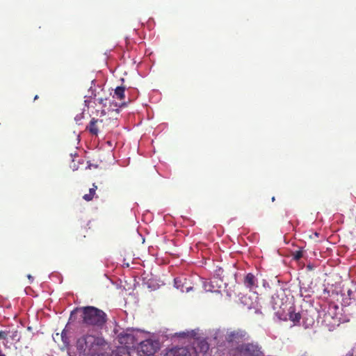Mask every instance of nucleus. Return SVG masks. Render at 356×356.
Returning a JSON list of instances; mask_svg holds the SVG:
<instances>
[{
	"mask_svg": "<svg viewBox=\"0 0 356 356\" xmlns=\"http://www.w3.org/2000/svg\"><path fill=\"white\" fill-rule=\"evenodd\" d=\"M38 99V96L35 95V97H34V100Z\"/></svg>",
	"mask_w": 356,
	"mask_h": 356,
	"instance_id": "a878e982",
	"label": "nucleus"
},
{
	"mask_svg": "<svg viewBox=\"0 0 356 356\" xmlns=\"http://www.w3.org/2000/svg\"><path fill=\"white\" fill-rule=\"evenodd\" d=\"M175 286L180 289L182 292H188L192 289L191 286H186L185 284H186V279L183 277H176L174 280Z\"/></svg>",
	"mask_w": 356,
	"mask_h": 356,
	"instance_id": "9d476101",
	"label": "nucleus"
},
{
	"mask_svg": "<svg viewBox=\"0 0 356 356\" xmlns=\"http://www.w3.org/2000/svg\"><path fill=\"white\" fill-rule=\"evenodd\" d=\"M77 312H81V324L95 331L102 330L108 321L106 314L103 310L93 306L76 308L72 312L71 316Z\"/></svg>",
	"mask_w": 356,
	"mask_h": 356,
	"instance_id": "f03ea898",
	"label": "nucleus"
},
{
	"mask_svg": "<svg viewBox=\"0 0 356 356\" xmlns=\"http://www.w3.org/2000/svg\"><path fill=\"white\" fill-rule=\"evenodd\" d=\"M289 318L290 321L297 324L301 319V315L299 312H295L293 307H290L289 310Z\"/></svg>",
	"mask_w": 356,
	"mask_h": 356,
	"instance_id": "f8f14e48",
	"label": "nucleus"
},
{
	"mask_svg": "<svg viewBox=\"0 0 356 356\" xmlns=\"http://www.w3.org/2000/svg\"><path fill=\"white\" fill-rule=\"evenodd\" d=\"M106 345L105 340L100 337L86 334L78 339L77 349L85 355L95 356Z\"/></svg>",
	"mask_w": 356,
	"mask_h": 356,
	"instance_id": "7ed1b4c3",
	"label": "nucleus"
},
{
	"mask_svg": "<svg viewBox=\"0 0 356 356\" xmlns=\"http://www.w3.org/2000/svg\"><path fill=\"white\" fill-rule=\"evenodd\" d=\"M0 356H6V354L3 353V351L1 348H0Z\"/></svg>",
	"mask_w": 356,
	"mask_h": 356,
	"instance_id": "b1692460",
	"label": "nucleus"
},
{
	"mask_svg": "<svg viewBox=\"0 0 356 356\" xmlns=\"http://www.w3.org/2000/svg\"><path fill=\"white\" fill-rule=\"evenodd\" d=\"M106 101H107L106 97H99L95 99L94 103L96 104V102H97L99 104H101L103 106H106Z\"/></svg>",
	"mask_w": 356,
	"mask_h": 356,
	"instance_id": "a211bd4d",
	"label": "nucleus"
},
{
	"mask_svg": "<svg viewBox=\"0 0 356 356\" xmlns=\"http://www.w3.org/2000/svg\"><path fill=\"white\" fill-rule=\"evenodd\" d=\"M9 332L8 337L10 339L15 342H19L21 339L20 332L17 330H8Z\"/></svg>",
	"mask_w": 356,
	"mask_h": 356,
	"instance_id": "4468645a",
	"label": "nucleus"
},
{
	"mask_svg": "<svg viewBox=\"0 0 356 356\" xmlns=\"http://www.w3.org/2000/svg\"><path fill=\"white\" fill-rule=\"evenodd\" d=\"M97 188V186L95 185V184H93L92 188H90V190H89V193L85 194L83 196V199L87 202L91 201L95 195V192H96Z\"/></svg>",
	"mask_w": 356,
	"mask_h": 356,
	"instance_id": "ddd939ff",
	"label": "nucleus"
},
{
	"mask_svg": "<svg viewBox=\"0 0 356 356\" xmlns=\"http://www.w3.org/2000/svg\"><path fill=\"white\" fill-rule=\"evenodd\" d=\"M103 126V120L92 118L86 129L93 136H97L99 133L101 127Z\"/></svg>",
	"mask_w": 356,
	"mask_h": 356,
	"instance_id": "423d86ee",
	"label": "nucleus"
},
{
	"mask_svg": "<svg viewBox=\"0 0 356 356\" xmlns=\"http://www.w3.org/2000/svg\"><path fill=\"white\" fill-rule=\"evenodd\" d=\"M83 118V114H79V115H77L76 117H75V120L76 122L81 120V119Z\"/></svg>",
	"mask_w": 356,
	"mask_h": 356,
	"instance_id": "4be33fe9",
	"label": "nucleus"
},
{
	"mask_svg": "<svg viewBox=\"0 0 356 356\" xmlns=\"http://www.w3.org/2000/svg\"><path fill=\"white\" fill-rule=\"evenodd\" d=\"M292 255H293V258L295 260L298 261L299 259H300L302 257V251L301 250L295 251L294 252H293Z\"/></svg>",
	"mask_w": 356,
	"mask_h": 356,
	"instance_id": "6ab92c4d",
	"label": "nucleus"
},
{
	"mask_svg": "<svg viewBox=\"0 0 356 356\" xmlns=\"http://www.w3.org/2000/svg\"><path fill=\"white\" fill-rule=\"evenodd\" d=\"M179 337L182 338H193L196 335V332L194 330L191 331H186V332H179L178 334Z\"/></svg>",
	"mask_w": 356,
	"mask_h": 356,
	"instance_id": "f3484780",
	"label": "nucleus"
},
{
	"mask_svg": "<svg viewBox=\"0 0 356 356\" xmlns=\"http://www.w3.org/2000/svg\"><path fill=\"white\" fill-rule=\"evenodd\" d=\"M118 341L120 344L124 345L121 348H127L129 350L131 348H134L138 343V341L132 333L122 332L118 336Z\"/></svg>",
	"mask_w": 356,
	"mask_h": 356,
	"instance_id": "39448f33",
	"label": "nucleus"
},
{
	"mask_svg": "<svg viewBox=\"0 0 356 356\" xmlns=\"http://www.w3.org/2000/svg\"><path fill=\"white\" fill-rule=\"evenodd\" d=\"M165 356H191V354L187 348L175 347L168 350Z\"/></svg>",
	"mask_w": 356,
	"mask_h": 356,
	"instance_id": "6e6552de",
	"label": "nucleus"
},
{
	"mask_svg": "<svg viewBox=\"0 0 356 356\" xmlns=\"http://www.w3.org/2000/svg\"><path fill=\"white\" fill-rule=\"evenodd\" d=\"M102 115H105V114H106V112H105V111H104V110H102Z\"/></svg>",
	"mask_w": 356,
	"mask_h": 356,
	"instance_id": "393cba45",
	"label": "nucleus"
},
{
	"mask_svg": "<svg viewBox=\"0 0 356 356\" xmlns=\"http://www.w3.org/2000/svg\"><path fill=\"white\" fill-rule=\"evenodd\" d=\"M272 200H273V201H274V200H275V197H272Z\"/></svg>",
	"mask_w": 356,
	"mask_h": 356,
	"instance_id": "bb28decb",
	"label": "nucleus"
},
{
	"mask_svg": "<svg viewBox=\"0 0 356 356\" xmlns=\"http://www.w3.org/2000/svg\"><path fill=\"white\" fill-rule=\"evenodd\" d=\"M99 95V92H97L96 89L92 86H90L88 91V95L85 96V104L86 106L89 107L90 104L92 102V99L95 100L97 96Z\"/></svg>",
	"mask_w": 356,
	"mask_h": 356,
	"instance_id": "9b49d317",
	"label": "nucleus"
},
{
	"mask_svg": "<svg viewBox=\"0 0 356 356\" xmlns=\"http://www.w3.org/2000/svg\"><path fill=\"white\" fill-rule=\"evenodd\" d=\"M114 93L118 99H119L120 100L124 99V87H121V86L117 87L115 90Z\"/></svg>",
	"mask_w": 356,
	"mask_h": 356,
	"instance_id": "dca6fc26",
	"label": "nucleus"
},
{
	"mask_svg": "<svg viewBox=\"0 0 356 356\" xmlns=\"http://www.w3.org/2000/svg\"><path fill=\"white\" fill-rule=\"evenodd\" d=\"M244 284L250 290L257 286V279L252 273H248L244 278Z\"/></svg>",
	"mask_w": 356,
	"mask_h": 356,
	"instance_id": "1a4fd4ad",
	"label": "nucleus"
},
{
	"mask_svg": "<svg viewBox=\"0 0 356 356\" xmlns=\"http://www.w3.org/2000/svg\"><path fill=\"white\" fill-rule=\"evenodd\" d=\"M61 337H62L63 342L67 343L66 339H65V333L64 331H63V332L61 334Z\"/></svg>",
	"mask_w": 356,
	"mask_h": 356,
	"instance_id": "5701e85b",
	"label": "nucleus"
},
{
	"mask_svg": "<svg viewBox=\"0 0 356 356\" xmlns=\"http://www.w3.org/2000/svg\"><path fill=\"white\" fill-rule=\"evenodd\" d=\"M347 293H348V296L349 299H350V300L355 299V298L353 296L354 293L351 289H348L347 291Z\"/></svg>",
	"mask_w": 356,
	"mask_h": 356,
	"instance_id": "412c9836",
	"label": "nucleus"
},
{
	"mask_svg": "<svg viewBox=\"0 0 356 356\" xmlns=\"http://www.w3.org/2000/svg\"><path fill=\"white\" fill-rule=\"evenodd\" d=\"M194 350L197 356H204L209 350V344L205 339L199 340L195 346Z\"/></svg>",
	"mask_w": 356,
	"mask_h": 356,
	"instance_id": "0eeeda50",
	"label": "nucleus"
},
{
	"mask_svg": "<svg viewBox=\"0 0 356 356\" xmlns=\"http://www.w3.org/2000/svg\"><path fill=\"white\" fill-rule=\"evenodd\" d=\"M138 343L137 350L140 356H154L159 349V341L152 339H147Z\"/></svg>",
	"mask_w": 356,
	"mask_h": 356,
	"instance_id": "20e7f679",
	"label": "nucleus"
},
{
	"mask_svg": "<svg viewBox=\"0 0 356 356\" xmlns=\"http://www.w3.org/2000/svg\"><path fill=\"white\" fill-rule=\"evenodd\" d=\"M31 327H28V330H31Z\"/></svg>",
	"mask_w": 356,
	"mask_h": 356,
	"instance_id": "cd10ccee",
	"label": "nucleus"
},
{
	"mask_svg": "<svg viewBox=\"0 0 356 356\" xmlns=\"http://www.w3.org/2000/svg\"><path fill=\"white\" fill-rule=\"evenodd\" d=\"M248 332L241 328L229 329L225 334V341L218 343L217 350L225 356H259L261 347L257 342L249 340Z\"/></svg>",
	"mask_w": 356,
	"mask_h": 356,
	"instance_id": "f257e3e1",
	"label": "nucleus"
},
{
	"mask_svg": "<svg viewBox=\"0 0 356 356\" xmlns=\"http://www.w3.org/2000/svg\"><path fill=\"white\" fill-rule=\"evenodd\" d=\"M113 356H131V355L127 348H118Z\"/></svg>",
	"mask_w": 356,
	"mask_h": 356,
	"instance_id": "2eb2a0df",
	"label": "nucleus"
},
{
	"mask_svg": "<svg viewBox=\"0 0 356 356\" xmlns=\"http://www.w3.org/2000/svg\"><path fill=\"white\" fill-rule=\"evenodd\" d=\"M9 332L7 330H0V340H5L8 337Z\"/></svg>",
	"mask_w": 356,
	"mask_h": 356,
	"instance_id": "aec40b11",
	"label": "nucleus"
}]
</instances>
